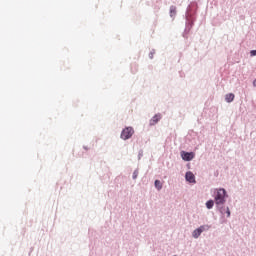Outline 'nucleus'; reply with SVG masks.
<instances>
[{
	"label": "nucleus",
	"mask_w": 256,
	"mask_h": 256,
	"mask_svg": "<svg viewBox=\"0 0 256 256\" xmlns=\"http://www.w3.org/2000/svg\"><path fill=\"white\" fill-rule=\"evenodd\" d=\"M225 197H227V191L223 188L217 189V193L214 197L216 205H224Z\"/></svg>",
	"instance_id": "f257e3e1"
},
{
	"label": "nucleus",
	"mask_w": 256,
	"mask_h": 256,
	"mask_svg": "<svg viewBox=\"0 0 256 256\" xmlns=\"http://www.w3.org/2000/svg\"><path fill=\"white\" fill-rule=\"evenodd\" d=\"M135 133V130H133V127H126L121 132V139L124 141H127V139H131L133 137V134Z\"/></svg>",
	"instance_id": "f03ea898"
},
{
	"label": "nucleus",
	"mask_w": 256,
	"mask_h": 256,
	"mask_svg": "<svg viewBox=\"0 0 256 256\" xmlns=\"http://www.w3.org/2000/svg\"><path fill=\"white\" fill-rule=\"evenodd\" d=\"M209 229V225L200 226L199 228L193 231L192 237H194V239H199V237H201V233H203V231H209Z\"/></svg>",
	"instance_id": "7ed1b4c3"
},
{
	"label": "nucleus",
	"mask_w": 256,
	"mask_h": 256,
	"mask_svg": "<svg viewBox=\"0 0 256 256\" xmlns=\"http://www.w3.org/2000/svg\"><path fill=\"white\" fill-rule=\"evenodd\" d=\"M181 157L183 161H193L195 159V153L182 151Z\"/></svg>",
	"instance_id": "20e7f679"
},
{
	"label": "nucleus",
	"mask_w": 256,
	"mask_h": 256,
	"mask_svg": "<svg viewBox=\"0 0 256 256\" xmlns=\"http://www.w3.org/2000/svg\"><path fill=\"white\" fill-rule=\"evenodd\" d=\"M185 177L186 181H188L189 183H195V175L193 174V172H187Z\"/></svg>",
	"instance_id": "39448f33"
},
{
	"label": "nucleus",
	"mask_w": 256,
	"mask_h": 256,
	"mask_svg": "<svg viewBox=\"0 0 256 256\" xmlns=\"http://www.w3.org/2000/svg\"><path fill=\"white\" fill-rule=\"evenodd\" d=\"M234 100H235V94L229 93L225 95L226 103H233Z\"/></svg>",
	"instance_id": "423d86ee"
},
{
	"label": "nucleus",
	"mask_w": 256,
	"mask_h": 256,
	"mask_svg": "<svg viewBox=\"0 0 256 256\" xmlns=\"http://www.w3.org/2000/svg\"><path fill=\"white\" fill-rule=\"evenodd\" d=\"M161 121V114H156L151 120L150 125H156V123H159Z\"/></svg>",
	"instance_id": "0eeeda50"
},
{
	"label": "nucleus",
	"mask_w": 256,
	"mask_h": 256,
	"mask_svg": "<svg viewBox=\"0 0 256 256\" xmlns=\"http://www.w3.org/2000/svg\"><path fill=\"white\" fill-rule=\"evenodd\" d=\"M154 185L158 191H161L163 189V183H161L160 180H155Z\"/></svg>",
	"instance_id": "6e6552de"
},
{
	"label": "nucleus",
	"mask_w": 256,
	"mask_h": 256,
	"mask_svg": "<svg viewBox=\"0 0 256 256\" xmlns=\"http://www.w3.org/2000/svg\"><path fill=\"white\" fill-rule=\"evenodd\" d=\"M177 15V7L171 6L170 7V17H175Z\"/></svg>",
	"instance_id": "1a4fd4ad"
},
{
	"label": "nucleus",
	"mask_w": 256,
	"mask_h": 256,
	"mask_svg": "<svg viewBox=\"0 0 256 256\" xmlns=\"http://www.w3.org/2000/svg\"><path fill=\"white\" fill-rule=\"evenodd\" d=\"M213 205H215V202L213 200H209L206 202L207 209H213Z\"/></svg>",
	"instance_id": "9d476101"
},
{
	"label": "nucleus",
	"mask_w": 256,
	"mask_h": 256,
	"mask_svg": "<svg viewBox=\"0 0 256 256\" xmlns=\"http://www.w3.org/2000/svg\"><path fill=\"white\" fill-rule=\"evenodd\" d=\"M138 175H139V171H138V170H135V171L133 172L132 178H133V179H137Z\"/></svg>",
	"instance_id": "9b49d317"
},
{
	"label": "nucleus",
	"mask_w": 256,
	"mask_h": 256,
	"mask_svg": "<svg viewBox=\"0 0 256 256\" xmlns=\"http://www.w3.org/2000/svg\"><path fill=\"white\" fill-rule=\"evenodd\" d=\"M154 55H155V50H152V51L149 53V58H150V59H153Z\"/></svg>",
	"instance_id": "f8f14e48"
},
{
	"label": "nucleus",
	"mask_w": 256,
	"mask_h": 256,
	"mask_svg": "<svg viewBox=\"0 0 256 256\" xmlns=\"http://www.w3.org/2000/svg\"><path fill=\"white\" fill-rule=\"evenodd\" d=\"M250 55H251V57H255V56H256V50H252V51L250 52Z\"/></svg>",
	"instance_id": "ddd939ff"
},
{
	"label": "nucleus",
	"mask_w": 256,
	"mask_h": 256,
	"mask_svg": "<svg viewBox=\"0 0 256 256\" xmlns=\"http://www.w3.org/2000/svg\"><path fill=\"white\" fill-rule=\"evenodd\" d=\"M227 217H231V211L227 208Z\"/></svg>",
	"instance_id": "4468645a"
},
{
	"label": "nucleus",
	"mask_w": 256,
	"mask_h": 256,
	"mask_svg": "<svg viewBox=\"0 0 256 256\" xmlns=\"http://www.w3.org/2000/svg\"><path fill=\"white\" fill-rule=\"evenodd\" d=\"M253 85H254V87H256V80H254Z\"/></svg>",
	"instance_id": "2eb2a0df"
}]
</instances>
